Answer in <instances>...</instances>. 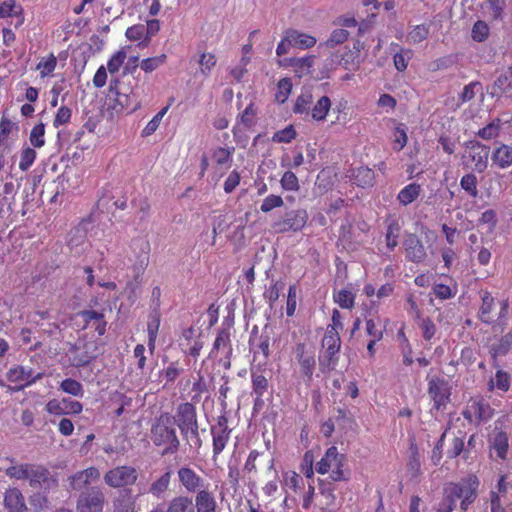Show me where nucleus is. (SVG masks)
Here are the masks:
<instances>
[{
  "instance_id": "1",
  "label": "nucleus",
  "mask_w": 512,
  "mask_h": 512,
  "mask_svg": "<svg viewBox=\"0 0 512 512\" xmlns=\"http://www.w3.org/2000/svg\"><path fill=\"white\" fill-rule=\"evenodd\" d=\"M479 480L475 475H468L459 482H449L443 488V498L439 502L438 512H452L460 500V508L466 511L475 501Z\"/></svg>"
},
{
  "instance_id": "2",
  "label": "nucleus",
  "mask_w": 512,
  "mask_h": 512,
  "mask_svg": "<svg viewBox=\"0 0 512 512\" xmlns=\"http://www.w3.org/2000/svg\"><path fill=\"white\" fill-rule=\"evenodd\" d=\"M127 58V53L124 48L119 49L115 53L111 55L109 60L107 61V66L101 65L94 77H93V85L96 88H102L106 85L108 79V72L111 75L110 80V91L117 96V102L126 108H129L134 102L135 99L133 93H127L122 90L120 87V80L115 76L123 66L125 60Z\"/></svg>"
},
{
  "instance_id": "3",
  "label": "nucleus",
  "mask_w": 512,
  "mask_h": 512,
  "mask_svg": "<svg viewBox=\"0 0 512 512\" xmlns=\"http://www.w3.org/2000/svg\"><path fill=\"white\" fill-rule=\"evenodd\" d=\"M315 471L321 475H329L334 482L347 481L349 471L345 454L340 453L336 446L329 447L315 465Z\"/></svg>"
},
{
  "instance_id": "4",
  "label": "nucleus",
  "mask_w": 512,
  "mask_h": 512,
  "mask_svg": "<svg viewBox=\"0 0 512 512\" xmlns=\"http://www.w3.org/2000/svg\"><path fill=\"white\" fill-rule=\"evenodd\" d=\"M151 440L156 446H165L163 454L174 453L179 447L173 421L168 414L156 419L151 429Z\"/></svg>"
},
{
  "instance_id": "5",
  "label": "nucleus",
  "mask_w": 512,
  "mask_h": 512,
  "mask_svg": "<svg viewBox=\"0 0 512 512\" xmlns=\"http://www.w3.org/2000/svg\"><path fill=\"white\" fill-rule=\"evenodd\" d=\"M294 353L296 360L294 375L297 385L304 383L306 387H310L316 367L315 353L302 343L296 345Z\"/></svg>"
},
{
  "instance_id": "6",
  "label": "nucleus",
  "mask_w": 512,
  "mask_h": 512,
  "mask_svg": "<svg viewBox=\"0 0 512 512\" xmlns=\"http://www.w3.org/2000/svg\"><path fill=\"white\" fill-rule=\"evenodd\" d=\"M176 422L182 435L195 446L200 445L196 410L191 403H182L176 411Z\"/></svg>"
},
{
  "instance_id": "7",
  "label": "nucleus",
  "mask_w": 512,
  "mask_h": 512,
  "mask_svg": "<svg viewBox=\"0 0 512 512\" xmlns=\"http://www.w3.org/2000/svg\"><path fill=\"white\" fill-rule=\"evenodd\" d=\"M341 347L338 330L334 326H328L322 339L323 354L320 356V364L323 371L333 370L337 364V354Z\"/></svg>"
},
{
  "instance_id": "8",
  "label": "nucleus",
  "mask_w": 512,
  "mask_h": 512,
  "mask_svg": "<svg viewBox=\"0 0 512 512\" xmlns=\"http://www.w3.org/2000/svg\"><path fill=\"white\" fill-rule=\"evenodd\" d=\"M308 220V213L304 209L291 210L282 218L273 222V229L278 233H285L288 231H301L306 225Z\"/></svg>"
},
{
  "instance_id": "9",
  "label": "nucleus",
  "mask_w": 512,
  "mask_h": 512,
  "mask_svg": "<svg viewBox=\"0 0 512 512\" xmlns=\"http://www.w3.org/2000/svg\"><path fill=\"white\" fill-rule=\"evenodd\" d=\"M138 477L137 471L131 466H117L104 475L105 483L112 488H121L132 485Z\"/></svg>"
},
{
  "instance_id": "10",
  "label": "nucleus",
  "mask_w": 512,
  "mask_h": 512,
  "mask_svg": "<svg viewBox=\"0 0 512 512\" xmlns=\"http://www.w3.org/2000/svg\"><path fill=\"white\" fill-rule=\"evenodd\" d=\"M232 354V347L230 341V334L222 330L218 333L213 348L210 352V357L217 360L224 369L230 368V357Z\"/></svg>"
},
{
  "instance_id": "11",
  "label": "nucleus",
  "mask_w": 512,
  "mask_h": 512,
  "mask_svg": "<svg viewBox=\"0 0 512 512\" xmlns=\"http://www.w3.org/2000/svg\"><path fill=\"white\" fill-rule=\"evenodd\" d=\"M42 376V373L34 375L32 368L24 367L21 365L11 367L6 373L8 381L19 384L18 386L12 388L14 391H20L23 388L32 385L37 380L41 379Z\"/></svg>"
},
{
  "instance_id": "12",
  "label": "nucleus",
  "mask_w": 512,
  "mask_h": 512,
  "mask_svg": "<svg viewBox=\"0 0 512 512\" xmlns=\"http://www.w3.org/2000/svg\"><path fill=\"white\" fill-rule=\"evenodd\" d=\"M47 413L55 416L77 415L83 410V405L71 398L51 399L45 405Z\"/></svg>"
},
{
  "instance_id": "13",
  "label": "nucleus",
  "mask_w": 512,
  "mask_h": 512,
  "mask_svg": "<svg viewBox=\"0 0 512 512\" xmlns=\"http://www.w3.org/2000/svg\"><path fill=\"white\" fill-rule=\"evenodd\" d=\"M104 494L98 488H92L80 496L77 503L78 512H102L104 506Z\"/></svg>"
},
{
  "instance_id": "14",
  "label": "nucleus",
  "mask_w": 512,
  "mask_h": 512,
  "mask_svg": "<svg viewBox=\"0 0 512 512\" xmlns=\"http://www.w3.org/2000/svg\"><path fill=\"white\" fill-rule=\"evenodd\" d=\"M489 149L479 142H470L467 145L465 158L471 161L474 170L482 172L487 168Z\"/></svg>"
},
{
  "instance_id": "15",
  "label": "nucleus",
  "mask_w": 512,
  "mask_h": 512,
  "mask_svg": "<svg viewBox=\"0 0 512 512\" xmlns=\"http://www.w3.org/2000/svg\"><path fill=\"white\" fill-rule=\"evenodd\" d=\"M428 393L434 402V408L440 410L444 408L449 401V388L448 384L439 378H431L429 380Z\"/></svg>"
},
{
  "instance_id": "16",
  "label": "nucleus",
  "mask_w": 512,
  "mask_h": 512,
  "mask_svg": "<svg viewBox=\"0 0 512 512\" xmlns=\"http://www.w3.org/2000/svg\"><path fill=\"white\" fill-rule=\"evenodd\" d=\"M178 479L181 485L189 493H198L202 489H207L208 484L193 469L182 467L178 470Z\"/></svg>"
},
{
  "instance_id": "17",
  "label": "nucleus",
  "mask_w": 512,
  "mask_h": 512,
  "mask_svg": "<svg viewBox=\"0 0 512 512\" xmlns=\"http://www.w3.org/2000/svg\"><path fill=\"white\" fill-rule=\"evenodd\" d=\"M30 464L17 463L11 458H0V471H4L5 474L16 480H26Z\"/></svg>"
},
{
  "instance_id": "18",
  "label": "nucleus",
  "mask_w": 512,
  "mask_h": 512,
  "mask_svg": "<svg viewBox=\"0 0 512 512\" xmlns=\"http://www.w3.org/2000/svg\"><path fill=\"white\" fill-rule=\"evenodd\" d=\"M49 471L38 465L30 464L27 479L33 488H49L55 481L50 478Z\"/></svg>"
},
{
  "instance_id": "19",
  "label": "nucleus",
  "mask_w": 512,
  "mask_h": 512,
  "mask_svg": "<svg viewBox=\"0 0 512 512\" xmlns=\"http://www.w3.org/2000/svg\"><path fill=\"white\" fill-rule=\"evenodd\" d=\"M404 249L406 257L412 262L419 263L426 257V250L422 242L414 234H410L406 237L404 241Z\"/></svg>"
},
{
  "instance_id": "20",
  "label": "nucleus",
  "mask_w": 512,
  "mask_h": 512,
  "mask_svg": "<svg viewBox=\"0 0 512 512\" xmlns=\"http://www.w3.org/2000/svg\"><path fill=\"white\" fill-rule=\"evenodd\" d=\"M99 478V470L95 467H90L71 476L69 481L72 489L81 490L87 485L97 481Z\"/></svg>"
},
{
  "instance_id": "21",
  "label": "nucleus",
  "mask_w": 512,
  "mask_h": 512,
  "mask_svg": "<svg viewBox=\"0 0 512 512\" xmlns=\"http://www.w3.org/2000/svg\"><path fill=\"white\" fill-rule=\"evenodd\" d=\"M4 506L8 512H26L27 506L19 489L9 488L4 493Z\"/></svg>"
},
{
  "instance_id": "22",
  "label": "nucleus",
  "mask_w": 512,
  "mask_h": 512,
  "mask_svg": "<svg viewBox=\"0 0 512 512\" xmlns=\"http://www.w3.org/2000/svg\"><path fill=\"white\" fill-rule=\"evenodd\" d=\"M464 417L470 421L473 418L480 421H487L492 417V409L481 400H472L464 412Z\"/></svg>"
},
{
  "instance_id": "23",
  "label": "nucleus",
  "mask_w": 512,
  "mask_h": 512,
  "mask_svg": "<svg viewBox=\"0 0 512 512\" xmlns=\"http://www.w3.org/2000/svg\"><path fill=\"white\" fill-rule=\"evenodd\" d=\"M194 512H217V502L212 492L207 489L195 495Z\"/></svg>"
},
{
  "instance_id": "24",
  "label": "nucleus",
  "mask_w": 512,
  "mask_h": 512,
  "mask_svg": "<svg viewBox=\"0 0 512 512\" xmlns=\"http://www.w3.org/2000/svg\"><path fill=\"white\" fill-rule=\"evenodd\" d=\"M288 39L292 46L298 49H308L313 47L317 40L314 36L301 32L296 29H287Z\"/></svg>"
},
{
  "instance_id": "25",
  "label": "nucleus",
  "mask_w": 512,
  "mask_h": 512,
  "mask_svg": "<svg viewBox=\"0 0 512 512\" xmlns=\"http://www.w3.org/2000/svg\"><path fill=\"white\" fill-rule=\"evenodd\" d=\"M332 103L328 96H321L315 103L313 102L308 116L316 122H323L331 109Z\"/></svg>"
},
{
  "instance_id": "26",
  "label": "nucleus",
  "mask_w": 512,
  "mask_h": 512,
  "mask_svg": "<svg viewBox=\"0 0 512 512\" xmlns=\"http://www.w3.org/2000/svg\"><path fill=\"white\" fill-rule=\"evenodd\" d=\"M505 7V0H485L482 4L483 13L490 20H502Z\"/></svg>"
},
{
  "instance_id": "27",
  "label": "nucleus",
  "mask_w": 512,
  "mask_h": 512,
  "mask_svg": "<svg viewBox=\"0 0 512 512\" xmlns=\"http://www.w3.org/2000/svg\"><path fill=\"white\" fill-rule=\"evenodd\" d=\"M489 443L493 448L497 456L501 459H505L508 451V436L507 433L501 430H495L490 436Z\"/></svg>"
},
{
  "instance_id": "28",
  "label": "nucleus",
  "mask_w": 512,
  "mask_h": 512,
  "mask_svg": "<svg viewBox=\"0 0 512 512\" xmlns=\"http://www.w3.org/2000/svg\"><path fill=\"white\" fill-rule=\"evenodd\" d=\"M491 160L499 168L505 169L510 167L512 165V147L502 144L493 151Z\"/></svg>"
},
{
  "instance_id": "29",
  "label": "nucleus",
  "mask_w": 512,
  "mask_h": 512,
  "mask_svg": "<svg viewBox=\"0 0 512 512\" xmlns=\"http://www.w3.org/2000/svg\"><path fill=\"white\" fill-rule=\"evenodd\" d=\"M23 8L17 4L16 0H0V18L17 17L19 18L18 25L24 21L22 16Z\"/></svg>"
},
{
  "instance_id": "30",
  "label": "nucleus",
  "mask_w": 512,
  "mask_h": 512,
  "mask_svg": "<svg viewBox=\"0 0 512 512\" xmlns=\"http://www.w3.org/2000/svg\"><path fill=\"white\" fill-rule=\"evenodd\" d=\"M166 512H194V503L191 497L179 495L167 503Z\"/></svg>"
},
{
  "instance_id": "31",
  "label": "nucleus",
  "mask_w": 512,
  "mask_h": 512,
  "mask_svg": "<svg viewBox=\"0 0 512 512\" xmlns=\"http://www.w3.org/2000/svg\"><path fill=\"white\" fill-rule=\"evenodd\" d=\"M482 304L479 309V317L482 322L491 324L494 322V318L491 315L493 305H494V299L491 296V294L487 291L482 293Z\"/></svg>"
},
{
  "instance_id": "32",
  "label": "nucleus",
  "mask_w": 512,
  "mask_h": 512,
  "mask_svg": "<svg viewBox=\"0 0 512 512\" xmlns=\"http://www.w3.org/2000/svg\"><path fill=\"white\" fill-rule=\"evenodd\" d=\"M314 56H305L301 58H292L290 60L291 66L298 77L305 76L310 73L314 64Z\"/></svg>"
},
{
  "instance_id": "33",
  "label": "nucleus",
  "mask_w": 512,
  "mask_h": 512,
  "mask_svg": "<svg viewBox=\"0 0 512 512\" xmlns=\"http://www.w3.org/2000/svg\"><path fill=\"white\" fill-rule=\"evenodd\" d=\"M313 104V96L310 92L301 93L295 101L293 111L295 114L308 116Z\"/></svg>"
},
{
  "instance_id": "34",
  "label": "nucleus",
  "mask_w": 512,
  "mask_h": 512,
  "mask_svg": "<svg viewBox=\"0 0 512 512\" xmlns=\"http://www.w3.org/2000/svg\"><path fill=\"white\" fill-rule=\"evenodd\" d=\"M420 190V185L411 183L400 190L397 198L402 205L407 206L418 198Z\"/></svg>"
},
{
  "instance_id": "35",
  "label": "nucleus",
  "mask_w": 512,
  "mask_h": 512,
  "mask_svg": "<svg viewBox=\"0 0 512 512\" xmlns=\"http://www.w3.org/2000/svg\"><path fill=\"white\" fill-rule=\"evenodd\" d=\"M217 63V58L213 53L203 52L198 59L199 72L203 77H209Z\"/></svg>"
},
{
  "instance_id": "36",
  "label": "nucleus",
  "mask_w": 512,
  "mask_h": 512,
  "mask_svg": "<svg viewBox=\"0 0 512 512\" xmlns=\"http://www.w3.org/2000/svg\"><path fill=\"white\" fill-rule=\"evenodd\" d=\"M234 148L218 147L213 151L212 159L220 167L228 169L232 162Z\"/></svg>"
},
{
  "instance_id": "37",
  "label": "nucleus",
  "mask_w": 512,
  "mask_h": 512,
  "mask_svg": "<svg viewBox=\"0 0 512 512\" xmlns=\"http://www.w3.org/2000/svg\"><path fill=\"white\" fill-rule=\"evenodd\" d=\"M212 435H213V452L214 454H220L228 440H229V432L227 431L226 427L220 426L217 429H212Z\"/></svg>"
},
{
  "instance_id": "38",
  "label": "nucleus",
  "mask_w": 512,
  "mask_h": 512,
  "mask_svg": "<svg viewBox=\"0 0 512 512\" xmlns=\"http://www.w3.org/2000/svg\"><path fill=\"white\" fill-rule=\"evenodd\" d=\"M160 327V318L158 315H150L147 323L148 347L153 352L156 347L157 335Z\"/></svg>"
},
{
  "instance_id": "39",
  "label": "nucleus",
  "mask_w": 512,
  "mask_h": 512,
  "mask_svg": "<svg viewBox=\"0 0 512 512\" xmlns=\"http://www.w3.org/2000/svg\"><path fill=\"white\" fill-rule=\"evenodd\" d=\"M171 480V472L167 471L157 480H155L150 486V493H152L156 497H161L163 493H165L170 485Z\"/></svg>"
},
{
  "instance_id": "40",
  "label": "nucleus",
  "mask_w": 512,
  "mask_h": 512,
  "mask_svg": "<svg viewBox=\"0 0 512 512\" xmlns=\"http://www.w3.org/2000/svg\"><path fill=\"white\" fill-rule=\"evenodd\" d=\"M511 84V75L510 73H505L500 75L494 82V84L490 87V94L493 97H499L502 93L506 92V89Z\"/></svg>"
},
{
  "instance_id": "41",
  "label": "nucleus",
  "mask_w": 512,
  "mask_h": 512,
  "mask_svg": "<svg viewBox=\"0 0 512 512\" xmlns=\"http://www.w3.org/2000/svg\"><path fill=\"white\" fill-rule=\"evenodd\" d=\"M61 391L70 394L75 397H82L84 395V389L80 382L67 378L60 383Z\"/></svg>"
},
{
  "instance_id": "42",
  "label": "nucleus",
  "mask_w": 512,
  "mask_h": 512,
  "mask_svg": "<svg viewBox=\"0 0 512 512\" xmlns=\"http://www.w3.org/2000/svg\"><path fill=\"white\" fill-rule=\"evenodd\" d=\"M335 302L343 309H351L355 303V294L348 289H341L334 295Z\"/></svg>"
},
{
  "instance_id": "43",
  "label": "nucleus",
  "mask_w": 512,
  "mask_h": 512,
  "mask_svg": "<svg viewBox=\"0 0 512 512\" xmlns=\"http://www.w3.org/2000/svg\"><path fill=\"white\" fill-rule=\"evenodd\" d=\"M37 157L36 151L31 147H24L19 155V169L23 172L27 171L34 163Z\"/></svg>"
},
{
  "instance_id": "44",
  "label": "nucleus",
  "mask_w": 512,
  "mask_h": 512,
  "mask_svg": "<svg viewBox=\"0 0 512 512\" xmlns=\"http://www.w3.org/2000/svg\"><path fill=\"white\" fill-rule=\"evenodd\" d=\"M364 48V43L357 40L353 45V50H351V54H355L351 61L348 59H344V68L347 70H354L359 67L361 62L363 61V57L360 52Z\"/></svg>"
},
{
  "instance_id": "45",
  "label": "nucleus",
  "mask_w": 512,
  "mask_h": 512,
  "mask_svg": "<svg viewBox=\"0 0 512 512\" xmlns=\"http://www.w3.org/2000/svg\"><path fill=\"white\" fill-rule=\"evenodd\" d=\"M408 141L407 128L404 124H398L393 133V149L402 150Z\"/></svg>"
},
{
  "instance_id": "46",
  "label": "nucleus",
  "mask_w": 512,
  "mask_h": 512,
  "mask_svg": "<svg viewBox=\"0 0 512 512\" xmlns=\"http://www.w3.org/2000/svg\"><path fill=\"white\" fill-rule=\"evenodd\" d=\"M29 141L34 148H41L45 145V125L43 123L32 128Z\"/></svg>"
},
{
  "instance_id": "47",
  "label": "nucleus",
  "mask_w": 512,
  "mask_h": 512,
  "mask_svg": "<svg viewBox=\"0 0 512 512\" xmlns=\"http://www.w3.org/2000/svg\"><path fill=\"white\" fill-rule=\"evenodd\" d=\"M501 125V121L499 119H495L482 129H480L478 131V135L484 140L494 139L499 135Z\"/></svg>"
},
{
  "instance_id": "48",
  "label": "nucleus",
  "mask_w": 512,
  "mask_h": 512,
  "mask_svg": "<svg viewBox=\"0 0 512 512\" xmlns=\"http://www.w3.org/2000/svg\"><path fill=\"white\" fill-rule=\"evenodd\" d=\"M490 33V28L485 21L478 20L474 23L471 36L474 41L483 42L485 41Z\"/></svg>"
},
{
  "instance_id": "49",
  "label": "nucleus",
  "mask_w": 512,
  "mask_h": 512,
  "mask_svg": "<svg viewBox=\"0 0 512 512\" xmlns=\"http://www.w3.org/2000/svg\"><path fill=\"white\" fill-rule=\"evenodd\" d=\"M166 60H167L166 54H161V55H158L155 57L146 58L141 61L140 67L144 72L150 73V72H153L154 70L158 69L163 64H165Z\"/></svg>"
},
{
  "instance_id": "50",
  "label": "nucleus",
  "mask_w": 512,
  "mask_h": 512,
  "mask_svg": "<svg viewBox=\"0 0 512 512\" xmlns=\"http://www.w3.org/2000/svg\"><path fill=\"white\" fill-rule=\"evenodd\" d=\"M134 503L127 494H120L113 500V512H133Z\"/></svg>"
},
{
  "instance_id": "51",
  "label": "nucleus",
  "mask_w": 512,
  "mask_h": 512,
  "mask_svg": "<svg viewBox=\"0 0 512 512\" xmlns=\"http://www.w3.org/2000/svg\"><path fill=\"white\" fill-rule=\"evenodd\" d=\"M292 90V82L289 78L281 79L277 84L275 99L278 103H284Z\"/></svg>"
},
{
  "instance_id": "52",
  "label": "nucleus",
  "mask_w": 512,
  "mask_h": 512,
  "mask_svg": "<svg viewBox=\"0 0 512 512\" xmlns=\"http://www.w3.org/2000/svg\"><path fill=\"white\" fill-rule=\"evenodd\" d=\"M169 106L162 108L144 127L142 131L143 136L152 135L160 126L163 117L166 115Z\"/></svg>"
},
{
  "instance_id": "53",
  "label": "nucleus",
  "mask_w": 512,
  "mask_h": 512,
  "mask_svg": "<svg viewBox=\"0 0 512 512\" xmlns=\"http://www.w3.org/2000/svg\"><path fill=\"white\" fill-rule=\"evenodd\" d=\"M280 185L285 191H298L300 188L299 180L295 173L292 171H286L280 180Z\"/></svg>"
},
{
  "instance_id": "54",
  "label": "nucleus",
  "mask_w": 512,
  "mask_h": 512,
  "mask_svg": "<svg viewBox=\"0 0 512 512\" xmlns=\"http://www.w3.org/2000/svg\"><path fill=\"white\" fill-rule=\"evenodd\" d=\"M428 34V26L424 24L416 25L409 31L407 35V40L413 44L420 43L421 41L427 38Z\"/></svg>"
},
{
  "instance_id": "55",
  "label": "nucleus",
  "mask_w": 512,
  "mask_h": 512,
  "mask_svg": "<svg viewBox=\"0 0 512 512\" xmlns=\"http://www.w3.org/2000/svg\"><path fill=\"white\" fill-rule=\"evenodd\" d=\"M253 391L257 395L256 401H259L268 388V381L262 374H252Z\"/></svg>"
},
{
  "instance_id": "56",
  "label": "nucleus",
  "mask_w": 512,
  "mask_h": 512,
  "mask_svg": "<svg viewBox=\"0 0 512 512\" xmlns=\"http://www.w3.org/2000/svg\"><path fill=\"white\" fill-rule=\"evenodd\" d=\"M461 188L466 191L471 197L478 195L477 178L474 174H466L460 180Z\"/></svg>"
},
{
  "instance_id": "57",
  "label": "nucleus",
  "mask_w": 512,
  "mask_h": 512,
  "mask_svg": "<svg viewBox=\"0 0 512 512\" xmlns=\"http://www.w3.org/2000/svg\"><path fill=\"white\" fill-rule=\"evenodd\" d=\"M283 205L284 201L281 196L270 194L263 199L260 210L264 213H268L275 208L282 207Z\"/></svg>"
},
{
  "instance_id": "58",
  "label": "nucleus",
  "mask_w": 512,
  "mask_h": 512,
  "mask_svg": "<svg viewBox=\"0 0 512 512\" xmlns=\"http://www.w3.org/2000/svg\"><path fill=\"white\" fill-rule=\"evenodd\" d=\"M57 60L54 55H50L47 58H43L37 65L41 77L49 76L56 68Z\"/></svg>"
},
{
  "instance_id": "59",
  "label": "nucleus",
  "mask_w": 512,
  "mask_h": 512,
  "mask_svg": "<svg viewBox=\"0 0 512 512\" xmlns=\"http://www.w3.org/2000/svg\"><path fill=\"white\" fill-rule=\"evenodd\" d=\"M302 484L301 476L295 471H286L283 473V485L297 492Z\"/></svg>"
},
{
  "instance_id": "60",
  "label": "nucleus",
  "mask_w": 512,
  "mask_h": 512,
  "mask_svg": "<svg viewBox=\"0 0 512 512\" xmlns=\"http://www.w3.org/2000/svg\"><path fill=\"white\" fill-rule=\"evenodd\" d=\"M490 384L492 387H497L501 391H507L510 387V378L509 375L502 371L498 370L495 374V377L490 380Z\"/></svg>"
},
{
  "instance_id": "61",
  "label": "nucleus",
  "mask_w": 512,
  "mask_h": 512,
  "mask_svg": "<svg viewBox=\"0 0 512 512\" xmlns=\"http://www.w3.org/2000/svg\"><path fill=\"white\" fill-rule=\"evenodd\" d=\"M512 345V333L504 335L498 344L493 345L492 352L494 356L506 354Z\"/></svg>"
},
{
  "instance_id": "62",
  "label": "nucleus",
  "mask_w": 512,
  "mask_h": 512,
  "mask_svg": "<svg viewBox=\"0 0 512 512\" xmlns=\"http://www.w3.org/2000/svg\"><path fill=\"white\" fill-rule=\"evenodd\" d=\"M296 137V131L292 125L277 131L272 140L276 143H289Z\"/></svg>"
},
{
  "instance_id": "63",
  "label": "nucleus",
  "mask_w": 512,
  "mask_h": 512,
  "mask_svg": "<svg viewBox=\"0 0 512 512\" xmlns=\"http://www.w3.org/2000/svg\"><path fill=\"white\" fill-rule=\"evenodd\" d=\"M418 326L425 340H431L435 335L436 326L430 318H418Z\"/></svg>"
},
{
  "instance_id": "64",
  "label": "nucleus",
  "mask_w": 512,
  "mask_h": 512,
  "mask_svg": "<svg viewBox=\"0 0 512 512\" xmlns=\"http://www.w3.org/2000/svg\"><path fill=\"white\" fill-rule=\"evenodd\" d=\"M72 116V111L67 106H61L55 115V118L53 120V126L55 128H58L62 125H66L70 122Z\"/></svg>"
}]
</instances>
